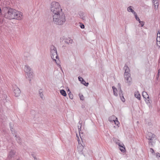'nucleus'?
I'll return each mask as SVG.
<instances>
[{
    "instance_id": "obj_26",
    "label": "nucleus",
    "mask_w": 160,
    "mask_h": 160,
    "mask_svg": "<svg viewBox=\"0 0 160 160\" xmlns=\"http://www.w3.org/2000/svg\"><path fill=\"white\" fill-rule=\"evenodd\" d=\"M50 50H56V48L53 45H52L50 46Z\"/></svg>"
},
{
    "instance_id": "obj_38",
    "label": "nucleus",
    "mask_w": 160,
    "mask_h": 160,
    "mask_svg": "<svg viewBox=\"0 0 160 160\" xmlns=\"http://www.w3.org/2000/svg\"><path fill=\"white\" fill-rule=\"evenodd\" d=\"M146 102L147 103H150V101H149V100H148L147 101H146Z\"/></svg>"
},
{
    "instance_id": "obj_19",
    "label": "nucleus",
    "mask_w": 160,
    "mask_h": 160,
    "mask_svg": "<svg viewBox=\"0 0 160 160\" xmlns=\"http://www.w3.org/2000/svg\"><path fill=\"white\" fill-rule=\"evenodd\" d=\"M142 94V96L144 98L146 99H149V96L147 92H143Z\"/></svg>"
},
{
    "instance_id": "obj_33",
    "label": "nucleus",
    "mask_w": 160,
    "mask_h": 160,
    "mask_svg": "<svg viewBox=\"0 0 160 160\" xmlns=\"http://www.w3.org/2000/svg\"><path fill=\"white\" fill-rule=\"evenodd\" d=\"M69 98H70V99H72L73 98V95L71 94L70 93L69 94Z\"/></svg>"
},
{
    "instance_id": "obj_2",
    "label": "nucleus",
    "mask_w": 160,
    "mask_h": 160,
    "mask_svg": "<svg viewBox=\"0 0 160 160\" xmlns=\"http://www.w3.org/2000/svg\"><path fill=\"white\" fill-rule=\"evenodd\" d=\"M50 9L53 13L52 15L63 12L59 3L57 2H53L51 3Z\"/></svg>"
},
{
    "instance_id": "obj_5",
    "label": "nucleus",
    "mask_w": 160,
    "mask_h": 160,
    "mask_svg": "<svg viewBox=\"0 0 160 160\" xmlns=\"http://www.w3.org/2000/svg\"><path fill=\"white\" fill-rule=\"evenodd\" d=\"M60 41L62 44L68 45L72 43L73 40L69 37L62 36L60 38Z\"/></svg>"
},
{
    "instance_id": "obj_7",
    "label": "nucleus",
    "mask_w": 160,
    "mask_h": 160,
    "mask_svg": "<svg viewBox=\"0 0 160 160\" xmlns=\"http://www.w3.org/2000/svg\"><path fill=\"white\" fill-rule=\"evenodd\" d=\"M77 138L78 139V151L82 152L83 148V147L81 143H80V140L79 139V138L78 134H77Z\"/></svg>"
},
{
    "instance_id": "obj_17",
    "label": "nucleus",
    "mask_w": 160,
    "mask_h": 160,
    "mask_svg": "<svg viewBox=\"0 0 160 160\" xmlns=\"http://www.w3.org/2000/svg\"><path fill=\"white\" fill-rule=\"evenodd\" d=\"M116 119H117V118L114 115L110 117L109 118V120L110 122H112L113 121L114 122V121H115Z\"/></svg>"
},
{
    "instance_id": "obj_35",
    "label": "nucleus",
    "mask_w": 160,
    "mask_h": 160,
    "mask_svg": "<svg viewBox=\"0 0 160 160\" xmlns=\"http://www.w3.org/2000/svg\"><path fill=\"white\" fill-rule=\"evenodd\" d=\"M158 41L157 42V45L158 46H160V40H158Z\"/></svg>"
},
{
    "instance_id": "obj_23",
    "label": "nucleus",
    "mask_w": 160,
    "mask_h": 160,
    "mask_svg": "<svg viewBox=\"0 0 160 160\" xmlns=\"http://www.w3.org/2000/svg\"><path fill=\"white\" fill-rule=\"evenodd\" d=\"M15 154V152L14 151H11L9 153V156L10 157H13Z\"/></svg>"
},
{
    "instance_id": "obj_37",
    "label": "nucleus",
    "mask_w": 160,
    "mask_h": 160,
    "mask_svg": "<svg viewBox=\"0 0 160 160\" xmlns=\"http://www.w3.org/2000/svg\"><path fill=\"white\" fill-rule=\"evenodd\" d=\"M156 155L157 157H160V156L159 155V153H157L156 154Z\"/></svg>"
},
{
    "instance_id": "obj_24",
    "label": "nucleus",
    "mask_w": 160,
    "mask_h": 160,
    "mask_svg": "<svg viewBox=\"0 0 160 160\" xmlns=\"http://www.w3.org/2000/svg\"><path fill=\"white\" fill-rule=\"evenodd\" d=\"M133 14L135 16V17L136 20L137 21H138V22L139 21H140V19L138 17V15H137V13L136 12L134 13V14Z\"/></svg>"
},
{
    "instance_id": "obj_11",
    "label": "nucleus",
    "mask_w": 160,
    "mask_h": 160,
    "mask_svg": "<svg viewBox=\"0 0 160 160\" xmlns=\"http://www.w3.org/2000/svg\"><path fill=\"white\" fill-rule=\"evenodd\" d=\"M24 70L26 73H27L32 71L31 68L28 65H26L25 66Z\"/></svg>"
},
{
    "instance_id": "obj_25",
    "label": "nucleus",
    "mask_w": 160,
    "mask_h": 160,
    "mask_svg": "<svg viewBox=\"0 0 160 160\" xmlns=\"http://www.w3.org/2000/svg\"><path fill=\"white\" fill-rule=\"evenodd\" d=\"M114 122L115 124L117 125L118 127H119V124L120 123L118 121V119H116L115 121H114Z\"/></svg>"
},
{
    "instance_id": "obj_12",
    "label": "nucleus",
    "mask_w": 160,
    "mask_h": 160,
    "mask_svg": "<svg viewBox=\"0 0 160 160\" xmlns=\"http://www.w3.org/2000/svg\"><path fill=\"white\" fill-rule=\"evenodd\" d=\"M14 92L16 97L18 96L20 93V91L18 88H17L14 90Z\"/></svg>"
},
{
    "instance_id": "obj_10",
    "label": "nucleus",
    "mask_w": 160,
    "mask_h": 160,
    "mask_svg": "<svg viewBox=\"0 0 160 160\" xmlns=\"http://www.w3.org/2000/svg\"><path fill=\"white\" fill-rule=\"evenodd\" d=\"M79 18L83 20H85L86 18L85 15V13L82 11H80L78 13Z\"/></svg>"
},
{
    "instance_id": "obj_32",
    "label": "nucleus",
    "mask_w": 160,
    "mask_h": 160,
    "mask_svg": "<svg viewBox=\"0 0 160 160\" xmlns=\"http://www.w3.org/2000/svg\"><path fill=\"white\" fill-rule=\"evenodd\" d=\"M42 89H40L39 90V94H40V97L41 98H42Z\"/></svg>"
},
{
    "instance_id": "obj_9",
    "label": "nucleus",
    "mask_w": 160,
    "mask_h": 160,
    "mask_svg": "<svg viewBox=\"0 0 160 160\" xmlns=\"http://www.w3.org/2000/svg\"><path fill=\"white\" fill-rule=\"evenodd\" d=\"M118 145L119 146V148L121 151L123 152H125L126 149L123 144V143L121 144L120 143H119L118 144Z\"/></svg>"
},
{
    "instance_id": "obj_18",
    "label": "nucleus",
    "mask_w": 160,
    "mask_h": 160,
    "mask_svg": "<svg viewBox=\"0 0 160 160\" xmlns=\"http://www.w3.org/2000/svg\"><path fill=\"white\" fill-rule=\"evenodd\" d=\"M112 88L113 90V92L114 95L115 96H118V91L117 89L114 86L112 87Z\"/></svg>"
},
{
    "instance_id": "obj_39",
    "label": "nucleus",
    "mask_w": 160,
    "mask_h": 160,
    "mask_svg": "<svg viewBox=\"0 0 160 160\" xmlns=\"http://www.w3.org/2000/svg\"><path fill=\"white\" fill-rule=\"evenodd\" d=\"M79 136H80V137L81 138V139H82V138H81L82 136H81V134H80V132H79Z\"/></svg>"
},
{
    "instance_id": "obj_13",
    "label": "nucleus",
    "mask_w": 160,
    "mask_h": 160,
    "mask_svg": "<svg viewBox=\"0 0 160 160\" xmlns=\"http://www.w3.org/2000/svg\"><path fill=\"white\" fill-rule=\"evenodd\" d=\"M152 2L154 4V7L155 9H157L158 6V0H152Z\"/></svg>"
},
{
    "instance_id": "obj_4",
    "label": "nucleus",
    "mask_w": 160,
    "mask_h": 160,
    "mask_svg": "<svg viewBox=\"0 0 160 160\" xmlns=\"http://www.w3.org/2000/svg\"><path fill=\"white\" fill-rule=\"evenodd\" d=\"M16 11V10L12 8H9L7 13L5 15L6 18L10 20L14 19Z\"/></svg>"
},
{
    "instance_id": "obj_34",
    "label": "nucleus",
    "mask_w": 160,
    "mask_h": 160,
    "mask_svg": "<svg viewBox=\"0 0 160 160\" xmlns=\"http://www.w3.org/2000/svg\"><path fill=\"white\" fill-rule=\"evenodd\" d=\"M78 79L80 81L82 82V80H83V79L82 78L79 77H78Z\"/></svg>"
},
{
    "instance_id": "obj_14",
    "label": "nucleus",
    "mask_w": 160,
    "mask_h": 160,
    "mask_svg": "<svg viewBox=\"0 0 160 160\" xmlns=\"http://www.w3.org/2000/svg\"><path fill=\"white\" fill-rule=\"evenodd\" d=\"M53 51V52H52V54L51 56V57L52 59L55 60V58H57L58 57V55L57 54V51Z\"/></svg>"
},
{
    "instance_id": "obj_36",
    "label": "nucleus",
    "mask_w": 160,
    "mask_h": 160,
    "mask_svg": "<svg viewBox=\"0 0 160 160\" xmlns=\"http://www.w3.org/2000/svg\"><path fill=\"white\" fill-rule=\"evenodd\" d=\"M151 151L152 153H153L154 152V150L152 148L151 149Z\"/></svg>"
},
{
    "instance_id": "obj_40",
    "label": "nucleus",
    "mask_w": 160,
    "mask_h": 160,
    "mask_svg": "<svg viewBox=\"0 0 160 160\" xmlns=\"http://www.w3.org/2000/svg\"><path fill=\"white\" fill-rule=\"evenodd\" d=\"M160 72V69H159L158 71V73H159Z\"/></svg>"
},
{
    "instance_id": "obj_31",
    "label": "nucleus",
    "mask_w": 160,
    "mask_h": 160,
    "mask_svg": "<svg viewBox=\"0 0 160 160\" xmlns=\"http://www.w3.org/2000/svg\"><path fill=\"white\" fill-rule=\"evenodd\" d=\"M80 98L81 100H83L84 99V98L82 95H80Z\"/></svg>"
},
{
    "instance_id": "obj_41",
    "label": "nucleus",
    "mask_w": 160,
    "mask_h": 160,
    "mask_svg": "<svg viewBox=\"0 0 160 160\" xmlns=\"http://www.w3.org/2000/svg\"><path fill=\"white\" fill-rule=\"evenodd\" d=\"M1 12V8H0V13Z\"/></svg>"
},
{
    "instance_id": "obj_8",
    "label": "nucleus",
    "mask_w": 160,
    "mask_h": 160,
    "mask_svg": "<svg viewBox=\"0 0 160 160\" xmlns=\"http://www.w3.org/2000/svg\"><path fill=\"white\" fill-rule=\"evenodd\" d=\"M155 136V135L152 133H149L147 135V138L149 140V143H152V138H153Z\"/></svg>"
},
{
    "instance_id": "obj_15",
    "label": "nucleus",
    "mask_w": 160,
    "mask_h": 160,
    "mask_svg": "<svg viewBox=\"0 0 160 160\" xmlns=\"http://www.w3.org/2000/svg\"><path fill=\"white\" fill-rule=\"evenodd\" d=\"M119 95L121 98V99L123 102L125 101V99L124 98L122 94V92L121 90V89L120 88V91L119 92Z\"/></svg>"
},
{
    "instance_id": "obj_21",
    "label": "nucleus",
    "mask_w": 160,
    "mask_h": 160,
    "mask_svg": "<svg viewBox=\"0 0 160 160\" xmlns=\"http://www.w3.org/2000/svg\"><path fill=\"white\" fill-rule=\"evenodd\" d=\"M60 93L63 96H66L67 95L66 92L63 90H60Z\"/></svg>"
},
{
    "instance_id": "obj_3",
    "label": "nucleus",
    "mask_w": 160,
    "mask_h": 160,
    "mask_svg": "<svg viewBox=\"0 0 160 160\" xmlns=\"http://www.w3.org/2000/svg\"><path fill=\"white\" fill-rule=\"evenodd\" d=\"M124 68L125 70L124 73V78L126 83L129 84L132 81V78L130 74V70L127 65H125Z\"/></svg>"
},
{
    "instance_id": "obj_28",
    "label": "nucleus",
    "mask_w": 160,
    "mask_h": 160,
    "mask_svg": "<svg viewBox=\"0 0 160 160\" xmlns=\"http://www.w3.org/2000/svg\"><path fill=\"white\" fill-rule=\"evenodd\" d=\"M82 83L86 86H88V83H86L83 79L82 82Z\"/></svg>"
},
{
    "instance_id": "obj_30",
    "label": "nucleus",
    "mask_w": 160,
    "mask_h": 160,
    "mask_svg": "<svg viewBox=\"0 0 160 160\" xmlns=\"http://www.w3.org/2000/svg\"><path fill=\"white\" fill-rule=\"evenodd\" d=\"M80 26L82 29H83L84 28V24L81 23H80Z\"/></svg>"
},
{
    "instance_id": "obj_1",
    "label": "nucleus",
    "mask_w": 160,
    "mask_h": 160,
    "mask_svg": "<svg viewBox=\"0 0 160 160\" xmlns=\"http://www.w3.org/2000/svg\"><path fill=\"white\" fill-rule=\"evenodd\" d=\"M52 18L53 23L57 25H62L66 22V17L63 12L53 14L52 15Z\"/></svg>"
},
{
    "instance_id": "obj_20",
    "label": "nucleus",
    "mask_w": 160,
    "mask_h": 160,
    "mask_svg": "<svg viewBox=\"0 0 160 160\" xmlns=\"http://www.w3.org/2000/svg\"><path fill=\"white\" fill-rule=\"evenodd\" d=\"M27 77L28 78H32L33 77V73L32 71H31L29 72L26 73Z\"/></svg>"
},
{
    "instance_id": "obj_16",
    "label": "nucleus",
    "mask_w": 160,
    "mask_h": 160,
    "mask_svg": "<svg viewBox=\"0 0 160 160\" xmlns=\"http://www.w3.org/2000/svg\"><path fill=\"white\" fill-rule=\"evenodd\" d=\"M133 7L132 6L128 7L127 8V10L128 12H132L133 14L136 12L133 10Z\"/></svg>"
},
{
    "instance_id": "obj_6",
    "label": "nucleus",
    "mask_w": 160,
    "mask_h": 160,
    "mask_svg": "<svg viewBox=\"0 0 160 160\" xmlns=\"http://www.w3.org/2000/svg\"><path fill=\"white\" fill-rule=\"evenodd\" d=\"M22 13L16 10V13H15V17H14V19H16L18 20H20L22 19Z\"/></svg>"
},
{
    "instance_id": "obj_27",
    "label": "nucleus",
    "mask_w": 160,
    "mask_h": 160,
    "mask_svg": "<svg viewBox=\"0 0 160 160\" xmlns=\"http://www.w3.org/2000/svg\"><path fill=\"white\" fill-rule=\"evenodd\" d=\"M158 33H157V40L158 41V40H160V33L158 32Z\"/></svg>"
},
{
    "instance_id": "obj_29",
    "label": "nucleus",
    "mask_w": 160,
    "mask_h": 160,
    "mask_svg": "<svg viewBox=\"0 0 160 160\" xmlns=\"http://www.w3.org/2000/svg\"><path fill=\"white\" fill-rule=\"evenodd\" d=\"M139 22L140 24L141 27H142L144 26V22L142 21H141L140 20V21H139Z\"/></svg>"
},
{
    "instance_id": "obj_22",
    "label": "nucleus",
    "mask_w": 160,
    "mask_h": 160,
    "mask_svg": "<svg viewBox=\"0 0 160 160\" xmlns=\"http://www.w3.org/2000/svg\"><path fill=\"white\" fill-rule=\"evenodd\" d=\"M135 96L139 100H140V95L138 92H136L135 94Z\"/></svg>"
}]
</instances>
